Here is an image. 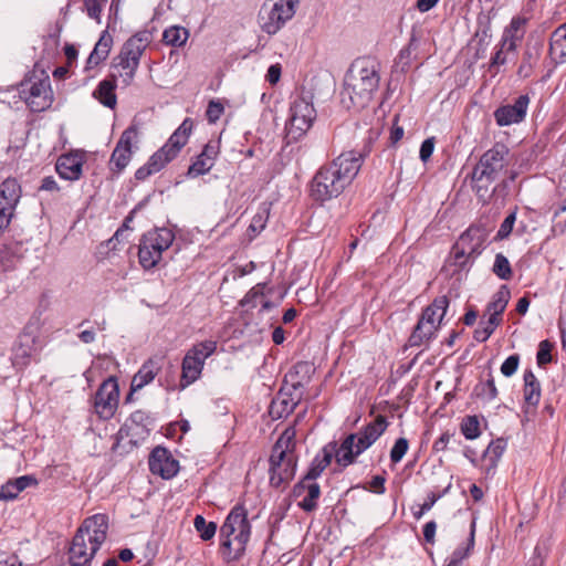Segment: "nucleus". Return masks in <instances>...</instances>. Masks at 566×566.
<instances>
[{
    "mask_svg": "<svg viewBox=\"0 0 566 566\" xmlns=\"http://www.w3.org/2000/svg\"><path fill=\"white\" fill-rule=\"evenodd\" d=\"M368 153L369 148L364 151H345L331 164L321 167L311 181L312 199L325 202L342 195L357 176Z\"/></svg>",
    "mask_w": 566,
    "mask_h": 566,
    "instance_id": "nucleus-1",
    "label": "nucleus"
},
{
    "mask_svg": "<svg viewBox=\"0 0 566 566\" xmlns=\"http://www.w3.org/2000/svg\"><path fill=\"white\" fill-rule=\"evenodd\" d=\"M380 63L371 56L356 59L344 80L343 102L349 98L352 106L364 108L369 104L380 82Z\"/></svg>",
    "mask_w": 566,
    "mask_h": 566,
    "instance_id": "nucleus-2",
    "label": "nucleus"
},
{
    "mask_svg": "<svg viewBox=\"0 0 566 566\" xmlns=\"http://www.w3.org/2000/svg\"><path fill=\"white\" fill-rule=\"evenodd\" d=\"M107 531V515L98 513L85 518L69 548L71 566H90L92 558L105 542Z\"/></svg>",
    "mask_w": 566,
    "mask_h": 566,
    "instance_id": "nucleus-3",
    "label": "nucleus"
},
{
    "mask_svg": "<svg viewBox=\"0 0 566 566\" xmlns=\"http://www.w3.org/2000/svg\"><path fill=\"white\" fill-rule=\"evenodd\" d=\"M509 148L504 144H495L486 150L472 171L473 190L483 202L492 196L491 186L505 171L509 166Z\"/></svg>",
    "mask_w": 566,
    "mask_h": 566,
    "instance_id": "nucleus-4",
    "label": "nucleus"
},
{
    "mask_svg": "<svg viewBox=\"0 0 566 566\" xmlns=\"http://www.w3.org/2000/svg\"><path fill=\"white\" fill-rule=\"evenodd\" d=\"M251 536L248 512L243 505H235L220 527L221 549L228 560H238L245 552Z\"/></svg>",
    "mask_w": 566,
    "mask_h": 566,
    "instance_id": "nucleus-5",
    "label": "nucleus"
},
{
    "mask_svg": "<svg viewBox=\"0 0 566 566\" xmlns=\"http://www.w3.org/2000/svg\"><path fill=\"white\" fill-rule=\"evenodd\" d=\"M294 433L285 430L272 448L270 455V483L280 488L290 482L296 472V455L294 453Z\"/></svg>",
    "mask_w": 566,
    "mask_h": 566,
    "instance_id": "nucleus-6",
    "label": "nucleus"
},
{
    "mask_svg": "<svg viewBox=\"0 0 566 566\" xmlns=\"http://www.w3.org/2000/svg\"><path fill=\"white\" fill-rule=\"evenodd\" d=\"M150 40L151 35L148 31H140L130 36L115 57L109 76L115 81L120 78L124 86L130 85L139 66L140 57Z\"/></svg>",
    "mask_w": 566,
    "mask_h": 566,
    "instance_id": "nucleus-7",
    "label": "nucleus"
},
{
    "mask_svg": "<svg viewBox=\"0 0 566 566\" xmlns=\"http://www.w3.org/2000/svg\"><path fill=\"white\" fill-rule=\"evenodd\" d=\"M385 416H377L359 433L348 434L342 442L336 454L338 464L347 467L354 463L355 458L371 447L388 428Z\"/></svg>",
    "mask_w": 566,
    "mask_h": 566,
    "instance_id": "nucleus-8",
    "label": "nucleus"
},
{
    "mask_svg": "<svg viewBox=\"0 0 566 566\" xmlns=\"http://www.w3.org/2000/svg\"><path fill=\"white\" fill-rule=\"evenodd\" d=\"M489 230L482 226L469 227L452 247L450 260L454 271H468L486 248Z\"/></svg>",
    "mask_w": 566,
    "mask_h": 566,
    "instance_id": "nucleus-9",
    "label": "nucleus"
},
{
    "mask_svg": "<svg viewBox=\"0 0 566 566\" xmlns=\"http://www.w3.org/2000/svg\"><path fill=\"white\" fill-rule=\"evenodd\" d=\"M449 307V300L446 295L439 296L428 305L413 328L409 337V345L411 347H419L434 336V332L440 326L443 316Z\"/></svg>",
    "mask_w": 566,
    "mask_h": 566,
    "instance_id": "nucleus-10",
    "label": "nucleus"
},
{
    "mask_svg": "<svg viewBox=\"0 0 566 566\" xmlns=\"http://www.w3.org/2000/svg\"><path fill=\"white\" fill-rule=\"evenodd\" d=\"M316 118V111L311 102L304 97H297L290 107V117L286 125L287 136L297 140L313 125Z\"/></svg>",
    "mask_w": 566,
    "mask_h": 566,
    "instance_id": "nucleus-11",
    "label": "nucleus"
},
{
    "mask_svg": "<svg viewBox=\"0 0 566 566\" xmlns=\"http://www.w3.org/2000/svg\"><path fill=\"white\" fill-rule=\"evenodd\" d=\"M21 97L32 112H42L52 103V91L49 76H35L23 81L20 85Z\"/></svg>",
    "mask_w": 566,
    "mask_h": 566,
    "instance_id": "nucleus-12",
    "label": "nucleus"
},
{
    "mask_svg": "<svg viewBox=\"0 0 566 566\" xmlns=\"http://www.w3.org/2000/svg\"><path fill=\"white\" fill-rule=\"evenodd\" d=\"M300 0H279L271 9L265 6L259 14L260 24L268 34H275L295 14Z\"/></svg>",
    "mask_w": 566,
    "mask_h": 566,
    "instance_id": "nucleus-13",
    "label": "nucleus"
},
{
    "mask_svg": "<svg viewBox=\"0 0 566 566\" xmlns=\"http://www.w3.org/2000/svg\"><path fill=\"white\" fill-rule=\"evenodd\" d=\"M119 387L116 378L109 377L102 382L94 397V411L101 419H111L118 406Z\"/></svg>",
    "mask_w": 566,
    "mask_h": 566,
    "instance_id": "nucleus-14",
    "label": "nucleus"
},
{
    "mask_svg": "<svg viewBox=\"0 0 566 566\" xmlns=\"http://www.w3.org/2000/svg\"><path fill=\"white\" fill-rule=\"evenodd\" d=\"M38 350V336L34 331L24 328L12 347V361L17 367H25Z\"/></svg>",
    "mask_w": 566,
    "mask_h": 566,
    "instance_id": "nucleus-15",
    "label": "nucleus"
},
{
    "mask_svg": "<svg viewBox=\"0 0 566 566\" xmlns=\"http://www.w3.org/2000/svg\"><path fill=\"white\" fill-rule=\"evenodd\" d=\"M528 105V95H520L513 104H506L497 107L493 113L494 119L501 127L520 124L526 117Z\"/></svg>",
    "mask_w": 566,
    "mask_h": 566,
    "instance_id": "nucleus-16",
    "label": "nucleus"
},
{
    "mask_svg": "<svg viewBox=\"0 0 566 566\" xmlns=\"http://www.w3.org/2000/svg\"><path fill=\"white\" fill-rule=\"evenodd\" d=\"M148 464L153 474L167 480L174 478L179 471L178 461L164 447H156L151 451Z\"/></svg>",
    "mask_w": 566,
    "mask_h": 566,
    "instance_id": "nucleus-17",
    "label": "nucleus"
},
{
    "mask_svg": "<svg viewBox=\"0 0 566 566\" xmlns=\"http://www.w3.org/2000/svg\"><path fill=\"white\" fill-rule=\"evenodd\" d=\"M544 49V39L539 35L531 34L525 43L522 62L518 66L517 74L527 78L533 74L534 69L538 64Z\"/></svg>",
    "mask_w": 566,
    "mask_h": 566,
    "instance_id": "nucleus-18",
    "label": "nucleus"
},
{
    "mask_svg": "<svg viewBox=\"0 0 566 566\" xmlns=\"http://www.w3.org/2000/svg\"><path fill=\"white\" fill-rule=\"evenodd\" d=\"M138 129L135 125L126 128L111 157V165L117 169V171H122L130 161L132 157V144L137 138Z\"/></svg>",
    "mask_w": 566,
    "mask_h": 566,
    "instance_id": "nucleus-19",
    "label": "nucleus"
},
{
    "mask_svg": "<svg viewBox=\"0 0 566 566\" xmlns=\"http://www.w3.org/2000/svg\"><path fill=\"white\" fill-rule=\"evenodd\" d=\"M292 496L302 500L297 503L304 512H313L317 509V501L321 496V486L317 482L302 479L292 490Z\"/></svg>",
    "mask_w": 566,
    "mask_h": 566,
    "instance_id": "nucleus-20",
    "label": "nucleus"
},
{
    "mask_svg": "<svg viewBox=\"0 0 566 566\" xmlns=\"http://www.w3.org/2000/svg\"><path fill=\"white\" fill-rule=\"evenodd\" d=\"M219 154L218 143L210 142L205 145L202 151L197 156L196 160L190 165L187 175L191 178L199 177L211 170L214 160Z\"/></svg>",
    "mask_w": 566,
    "mask_h": 566,
    "instance_id": "nucleus-21",
    "label": "nucleus"
},
{
    "mask_svg": "<svg viewBox=\"0 0 566 566\" xmlns=\"http://www.w3.org/2000/svg\"><path fill=\"white\" fill-rule=\"evenodd\" d=\"M205 361L198 356L197 349H189L181 364V388L193 384L201 375Z\"/></svg>",
    "mask_w": 566,
    "mask_h": 566,
    "instance_id": "nucleus-22",
    "label": "nucleus"
},
{
    "mask_svg": "<svg viewBox=\"0 0 566 566\" xmlns=\"http://www.w3.org/2000/svg\"><path fill=\"white\" fill-rule=\"evenodd\" d=\"M83 159L77 154H66L59 157L56 171L65 180H77L82 175Z\"/></svg>",
    "mask_w": 566,
    "mask_h": 566,
    "instance_id": "nucleus-23",
    "label": "nucleus"
},
{
    "mask_svg": "<svg viewBox=\"0 0 566 566\" xmlns=\"http://www.w3.org/2000/svg\"><path fill=\"white\" fill-rule=\"evenodd\" d=\"M161 369V359L160 358H149L145 361L139 370L134 375L132 380V389L140 390L146 385L151 382L156 375Z\"/></svg>",
    "mask_w": 566,
    "mask_h": 566,
    "instance_id": "nucleus-24",
    "label": "nucleus"
},
{
    "mask_svg": "<svg viewBox=\"0 0 566 566\" xmlns=\"http://www.w3.org/2000/svg\"><path fill=\"white\" fill-rule=\"evenodd\" d=\"M38 485V480L34 475H22L6 482L0 490V500L12 501L18 495L30 486Z\"/></svg>",
    "mask_w": 566,
    "mask_h": 566,
    "instance_id": "nucleus-25",
    "label": "nucleus"
},
{
    "mask_svg": "<svg viewBox=\"0 0 566 566\" xmlns=\"http://www.w3.org/2000/svg\"><path fill=\"white\" fill-rule=\"evenodd\" d=\"M525 24L526 19L514 17L504 29L501 41L502 48H505L506 52H514L516 50L517 43L524 34L523 28Z\"/></svg>",
    "mask_w": 566,
    "mask_h": 566,
    "instance_id": "nucleus-26",
    "label": "nucleus"
},
{
    "mask_svg": "<svg viewBox=\"0 0 566 566\" xmlns=\"http://www.w3.org/2000/svg\"><path fill=\"white\" fill-rule=\"evenodd\" d=\"M524 401L525 412H531V409H535L541 399V384L532 370L524 373Z\"/></svg>",
    "mask_w": 566,
    "mask_h": 566,
    "instance_id": "nucleus-27",
    "label": "nucleus"
},
{
    "mask_svg": "<svg viewBox=\"0 0 566 566\" xmlns=\"http://www.w3.org/2000/svg\"><path fill=\"white\" fill-rule=\"evenodd\" d=\"M297 403L298 400H295L290 394L280 390L272 400L269 412L273 419L286 418L294 411Z\"/></svg>",
    "mask_w": 566,
    "mask_h": 566,
    "instance_id": "nucleus-28",
    "label": "nucleus"
},
{
    "mask_svg": "<svg viewBox=\"0 0 566 566\" xmlns=\"http://www.w3.org/2000/svg\"><path fill=\"white\" fill-rule=\"evenodd\" d=\"M21 186L15 178H7L0 184V202L15 211L21 198Z\"/></svg>",
    "mask_w": 566,
    "mask_h": 566,
    "instance_id": "nucleus-29",
    "label": "nucleus"
},
{
    "mask_svg": "<svg viewBox=\"0 0 566 566\" xmlns=\"http://www.w3.org/2000/svg\"><path fill=\"white\" fill-rule=\"evenodd\" d=\"M548 52L555 63H566V29L564 27L559 25L553 31Z\"/></svg>",
    "mask_w": 566,
    "mask_h": 566,
    "instance_id": "nucleus-30",
    "label": "nucleus"
},
{
    "mask_svg": "<svg viewBox=\"0 0 566 566\" xmlns=\"http://www.w3.org/2000/svg\"><path fill=\"white\" fill-rule=\"evenodd\" d=\"M510 300V291L506 286H502L492 297V301L488 304L485 315L490 319H493L501 324L502 313L505 311Z\"/></svg>",
    "mask_w": 566,
    "mask_h": 566,
    "instance_id": "nucleus-31",
    "label": "nucleus"
},
{
    "mask_svg": "<svg viewBox=\"0 0 566 566\" xmlns=\"http://www.w3.org/2000/svg\"><path fill=\"white\" fill-rule=\"evenodd\" d=\"M115 88L116 81L109 76L99 82L96 90L93 92V96L104 106L114 108L117 104Z\"/></svg>",
    "mask_w": 566,
    "mask_h": 566,
    "instance_id": "nucleus-32",
    "label": "nucleus"
},
{
    "mask_svg": "<svg viewBox=\"0 0 566 566\" xmlns=\"http://www.w3.org/2000/svg\"><path fill=\"white\" fill-rule=\"evenodd\" d=\"M163 252L154 245V243L146 242L142 238L138 250V258L140 265L148 270L154 268L161 259Z\"/></svg>",
    "mask_w": 566,
    "mask_h": 566,
    "instance_id": "nucleus-33",
    "label": "nucleus"
},
{
    "mask_svg": "<svg viewBox=\"0 0 566 566\" xmlns=\"http://www.w3.org/2000/svg\"><path fill=\"white\" fill-rule=\"evenodd\" d=\"M332 451L324 448L312 461L307 473L303 476L305 481L315 482L322 472L329 465L332 461Z\"/></svg>",
    "mask_w": 566,
    "mask_h": 566,
    "instance_id": "nucleus-34",
    "label": "nucleus"
},
{
    "mask_svg": "<svg viewBox=\"0 0 566 566\" xmlns=\"http://www.w3.org/2000/svg\"><path fill=\"white\" fill-rule=\"evenodd\" d=\"M143 238L146 240V242L154 243L158 250L164 252L172 244L175 234L167 228H160L147 232L143 235Z\"/></svg>",
    "mask_w": 566,
    "mask_h": 566,
    "instance_id": "nucleus-35",
    "label": "nucleus"
},
{
    "mask_svg": "<svg viewBox=\"0 0 566 566\" xmlns=\"http://www.w3.org/2000/svg\"><path fill=\"white\" fill-rule=\"evenodd\" d=\"M497 388L491 371L488 374L485 381H480L473 388V395L484 402L494 400L497 397Z\"/></svg>",
    "mask_w": 566,
    "mask_h": 566,
    "instance_id": "nucleus-36",
    "label": "nucleus"
},
{
    "mask_svg": "<svg viewBox=\"0 0 566 566\" xmlns=\"http://www.w3.org/2000/svg\"><path fill=\"white\" fill-rule=\"evenodd\" d=\"M193 123L191 118H185L180 126L172 133L167 143L171 146L181 150V148L187 144L190 134L192 132Z\"/></svg>",
    "mask_w": 566,
    "mask_h": 566,
    "instance_id": "nucleus-37",
    "label": "nucleus"
},
{
    "mask_svg": "<svg viewBox=\"0 0 566 566\" xmlns=\"http://www.w3.org/2000/svg\"><path fill=\"white\" fill-rule=\"evenodd\" d=\"M129 422L130 424L125 423V428L133 429V426H135L137 429L136 434L149 433L151 430L150 427L153 426V418L147 411L136 410L130 415Z\"/></svg>",
    "mask_w": 566,
    "mask_h": 566,
    "instance_id": "nucleus-38",
    "label": "nucleus"
},
{
    "mask_svg": "<svg viewBox=\"0 0 566 566\" xmlns=\"http://www.w3.org/2000/svg\"><path fill=\"white\" fill-rule=\"evenodd\" d=\"M189 32L187 29L178 25H172L166 29L163 33V41L172 46H181L188 40Z\"/></svg>",
    "mask_w": 566,
    "mask_h": 566,
    "instance_id": "nucleus-39",
    "label": "nucleus"
},
{
    "mask_svg": "<svg viewBox=\"0 0 566 566\" xmlns=\"http://www.w3.org/2000/svg\"><path fill=\"white\" fill-rule=\"evenodd\" d=\"M193 526L202 541L211 539L217 532V524L214 522H207L202 515L195 517Z\"/></svg>",
    "mask_w": 566,
    "mask_h": 566,
    "instance_id": "nucleus-40",
    "label": "nucleus"
},
{
    "mask_svg": "<svg viewBox=\"0 0 566 566\" xmlns=\"http://www.w3.org/2000/svg\"><path fill=\"white\" fill-rule=\"evenodd\" d=\"M180 150L171 146L169 143H166L160 149H158L153 157V165L160 164V167L164 168L168 163L177 157Z\"/></svg>",
    "mask_w": 566,
    "mask_h": 566,
    "instance_id": "nucleus-41",
    "label": "nucleus"
},
{
    "mask_svg": "<svg viewBox=\"0 0 566 566\" xmlns=\"http://www.w3.org/2000/svg\"><path fill=\"white\" fill-rule=\"evenodd\" d=\"M499 325L500 323L489 317L485 321L483 316L479 323V327L474 331V339L480 343L486 342Z\"/></svg>",
    "mask_w": 566,
    "mask_h": 566,
    "instance_id": "nucleus-42",
    "label": "nucleus"
},
{
    "mask_svg": "<svg viewBox=\"0 0 566 566\" xmlns=\"http://www.w3.org/2000/svg\"><path fill=\"white\" fill-rule=\"evenodd\" d=\"M451 489V482L448 483V485L439 493L430 492L427 495L426 501L420 505L419 511L413 513L415 518L419 520L423 516L424 513L430 511L432 506L436 504L438 500H440L442 496H444L449 490Z\"/></svg>",
    "mask_w": 566,
    "mask_h": 566,
    "instance_id": "nucleus-43",
    "label": "nucleus"
},
{
    "mask_svg": "<svg viewBox=\"0 0 566 566\" xmlns=\"http://www.w3.org/2000/svg\"><path fill=\"white\" fill-rule=\"evenodd\" d=\"M492 270H493V273L501 280L507 281L512 277V269H511L510 261L502 253H497L495 255V260H494Z\"/></svg>",
    "mask_w": 566,
    "mask_h": 566,
    "instance_id": "nucleus-44",
    "label": "nucleus"
},
{
    "mask_svg": "<svg viewBox=\"0 0 566 566\" xmlns=\"http://www.w3.org/2000/svg\"><path fill=\"white\" fill-rule=\"evenodd\" d=\"M461 432L468 440H474L480 434V422L476 416H468L462 420Z\"/></svg>",
    "mask_w": 566,
    "mask_h": 566,
    "instance_id": "nucleus-45",
    "label": "nucleus"
},
{
    "mask_svg": "<svg viewBox=\"0 0 566 566\" xmlns=\"http://www.w3.org/2000/svg\"><path fill=\"white\" fill-rule=\"evenodd\" d=\"M474 528H475V524L473 522L471 524L470 538H469V543H468L467 547L465 548L458 547L457 549H454V552L452 553V555L449 558L448 566H458L469 555V552L474 544Z\"/></svg>",
    "mask_w": 566,
    "mask_h": 566,
    "instance_id": "nucleus-46",
    "label": "nucleus"
},
{
    "mask_svg": "<svg viewBox=\"0 0 566 566\" xmlns=\"http://www.w3.org/2000/svg\"><path fill=\"white\" fill-rule=\"evenodd\" d=\"M409 449V442L406 438L401 437V438H398L391 450H390V460L392 463H398L402 460V458L405 457V454L407 453Z\"/></svg>",
    "mask_w": 566,
    "mask_h": 566,
    "instance_id": "nucleus-47",
    "label": "nucleus"
},
{
    "mask_svg": "<svg viewBox=\"0 0 566 566\" xmlns=\"http://www.w3.org/2000/svg\"><path fill=\"white\" fill-rule=\"evenodd\" d=\"M112 38L106 35V32L99 38L95 44L92 53L97 56V60L104 61L109 54Z\"/></svg>",
    "mask_w": 566,
    "mask_h": 566,
    "instance_id": "nucleus-48",
    "label": "nucleus"
},
{
    "mask_svg": "<svg viewBox=\"0 0 566 566\" xmlns=\"http://www.w3.org/2000/svg\"><path fill=\"white\" fill-rule=\"evenodd\" d=\"M84 2L87 15L91 19L96 20L97 22L101 21V13L105 4L107 3V0H82Z\"/></svg>",
    "mask_w": 566,
    "mask_h": 566,
    "instance_id": "nucleus-49",
    "label": "nucleus"
},
{
    "mask_svg": "<svg viewBox=\"0 0 566 566\" xmlns=\"http://www.w3.org/2000/svg\"><path fill=\"white\" fill-rule=\"evenodd\" d=\"M190 349H197L198 356L206 361L217 350V342L212 339L203 340L193 345Z\"/></svg>",
    "mask_w": 566,
    "mask_h": 566,
    "instance_id": "nucleus-50",
    "label": "nucleus"
},
{
    "mask_svg": "<svg viewBox=\"0 0 566 566\" xmlns=\"http://www.w3.org/2000/svg\"><path fill=\"white\" fill-rule=\"evenodd\" d=\"M505 448L506 441L504 439H496L489 444L485 453L495 463L502 457Z\"/></svg>",
    "mask_w": 566,
    "mask_h": 566,
    "instance_id": "nucleus-51",
    "label": "nucleus"
},
{
    "mask_svg": "<svg viewBox=\"0 0 566 566\" xmlns=\"http://www.w3.org/2000/svg\"><path fill=\"white\" fill-rule=\"evenodd\" d=\"M515 221H516V212H511L510 214H507L506 218L501 223L495 239L503 240V239L507 238L513 230V226H514Z\"/></svg>",
    "mask_w": 566,
    "mask_h": 566,
    "instance_id": "nucleus-52",
    "label": "nucleus"
},
{
    "mask_svg": "<svg viewBox=\"0 0 566 566\" xmlns=\"http://www.w3.org/2000/svg\"><path fill=\"white\" fill-rule=\"evenodd\" d=\"M264 286H265L264 284H256L255 286H253L242 298L241 305L242 306H252V307L255 306L256 300L263 298Z\"/></svg>",
    "mask_w": 566,
    "mask_h": 566,
    "instance_id": "nucleus-53",
    "label": "nucleus"
},
{
    "mask_svg": "<svg viewBox=\"0 0 566 566\" xmlns=\"http://www.w3.org/2000/svg\"><path fill=\"white\" fill-rule=\"evenodd\" d=\"M520 365V356L517 354L509 356L501 365V373L505 377H512Z\"/></svg>",
    "mask_w": 566,
    "mask_h": 566,
    "instance_id": "nucleus-54",
    "label": "nucleus"
},
{
    "mask_svg": "<svg viewBox=\"0 0 566 566\" xmlns=\"http://www.w3.org/2000/svg\"><path fill=\"white\" fill-rule=\"evenodd\" d=\"M163 168L160 167V164L153 165V157L149 158L147 164L139 167L135 172V178L137 180H145L150 175L160 171Z\"/></svg>",
    "mask_w": 566,
    "mask_h": 566,
    "instance_id": "nucleus-55",
    "label": "nucleus"
},
{
    "mask_svg": "<svg viewBox=\"0 0 566 566\" xmlns=\"http://www.w3.org/2000/svg\"><path fill=\"white\" fill-rule=\"evenodd\" d=\"M224 112L222 103L219 101H210L206 111V116L209 123L214 124Z\"/></svg>",
    "mask_w": 566,
    "mask_h": 566,
    "instance_id": "nucleus-56",
    "label": "nucleus"
},
{
    "mask_svg": "<svg viewBox=\"0 0 566 566\" xmlns=\"http://www.w3.org/2000/svg\"><path fill=\"white\" fill-rule=\"evenodd\" d=\"M552 344L548 340H542L538 345L537 352V364L538 366H544L552 360Z\"/></svg>",
    "mask_w": 566,
    "mask_h": 566,
    "instance_id": "nucleus-57",
    "label": "nucleus"
},
{
    "mask_svg": "<svg viewBox=\"0 0 566 566\" xmlns=\"http://www.w3.org/2000/svg\"><path fill=\"white\" fill-rule=\"evenodd\" d=\"M434 149V138H427L422 142L420 146L419 157L420 159L426 163L432 155Z\"/></svg>",
    "mask_w": 566,
    "mask_h": 566,
    "instance_id": "nucleus-58",
    "label": "nucleus"
},
{
    "mask_svg": "<svg viewBox=\"0 0 566 566\" xmlns=\"http://www.w3.org/2000/svg\"><path fill=\"white\" fill-rule=\"evenodd\" d=\"M14 265V255L7 247L0 248V266L8 270Z\"/></svg>",
    "mask_w": 566,
    "mask_h": 566,
    "instance_id": "nucleus-59",
    "label": "nucleus"
},
{
    "mask_svg": "<svg viewBox=\"0 0 566 566\" xmlns=\"http://www.w3.org/2000/svg\"><path fill=\"white\" fill-rule=\"evenodd\" d=\"M506 52L505 48H502V41L499 44V49L491 57L490 69H494L500 65H504L506 63V56L504 55Z\"/></svg>",
    "mask_w": 566,
    "mask_h": 566,
    "instance_id": "nucleus-60",
    "label": "nucleus"
},
{
    "mask_svg": "<svg viewBox=\"0 0 566 566\" xmlns=\"http://www.w3.org/2000/svg\"><path fill=\"white\" fill-rule=\"evenodd\" d=\"M281 71L282 69L279 63L270 65L265 76L266 81L272 85L276 84L280 81Z\"/></svg>",
    "mask_w": 566,
    "mask_h": 566,
    "instance_id": "nucleus-61",
    "label": "nucleus"
},
{
    "mask_svg": "<svg viewBox=\"0 0 566 566\" xmlns=\"http://www.w3.org/2000/svg\"><path fill=\"white\" fill-rule=\"evenodd\" d=\"M436 530H437V523L434 521H430L424 524L423 537L427 543L432 544L434 542Z\"/></svg>",
    "mask_w": 566,
    "mask_h": 566,
    "instance_id": "nucleus-62",
    "label": "nucleus"
},
{
    "mask_svg": "<svg viewBox=\"0 0 566 566\" xmlns=\"http://www.w3.org/2000/svg\"><path fill=\"white\" fill-rule=\"evenodd\" d=\"M386 479L381 475H375L370 481V491L377 494H384Z\"/></svg>",
    "mask_w": 566,
    "mask_h": 566,
    "instance_id": "nucleus-63",
    "label": "nucleus"
},
{
    "mask_svg": "<svg viewBox=\"0 0 566 566\" xmlns=\"http://www.w3.org/2000/svg\"><path fill=\"white\" fill-rule=\"evenodd\" d=\"M451 438L452 434H450L449 432L442 433L441 437L433 443V449L437 452L446 450Z\"/></svg>",
    "mask_w": 566,
    "mask_h": 566,
    "instance_id": "nucleus-64",
    "label": "nucleus"
}]
</instances>
